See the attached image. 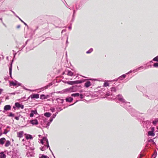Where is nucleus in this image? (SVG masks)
<instances>
[{
    "label": "nucleus",
    "instance_id": "nucleus-1",
    "mask_svg": "<svg viewBox=\"0 0 158 158\" xmlns=\"http://www.w3.org/2000/svg\"><path fill=\"white\" fill-rule=\"evenodd\" d=\"M116 99L118 100L119 103H120L121 106L124 108H127V106H129V105L128 104H129L130 103L126 102L122 95H118L116 98Z\"/></svg>",
    "mask_w": 158,
    "mask_h": 158
},
{
    "label": "nucleus",
    "instance_id": "nucleus-2",
    "mask_svg": "<svg viewBox=\"0 0 158 158\" xmlns=\"http://www.w3.org/2000/svg\"><path fill=\"white\" fill-rule=\"evenodd\" d=\"M40 143L42 144H46L47 148H49V149L52 151L49 147L48 140L46 137H44L43 139L40 140Z\"/></svg>",
    "mask_w": 158,
    "mask_h": 158
},
{
    "label": "nucleus",
    "instance_id": "nucleus-3",
    "mask_svg": "<svg viewBox=\"0 0 158 158\" xmlns=\"http://www.w3.org/2000/svg\"><path fill=\"white\" fill-rule=\"evenodd\" d=\"M84 82L83 80H77L74 81H68L66 82L67 84L70 85H73L76 84H80Z\"/></svg>",
    "mask_w": 158,
    "mask_h": 158
},
{
    "label": "nucleus",
    "instance_id": "nucleus-4",
    "mask_svg": "<svg viewBox=\"0 0 158 158\" xmlns=\"http://www.w3.org/2000/svg\"><path fill=\"white\" fill-rule=\"evenodd\" d=\"M18 85V86L21 85V84L20 83H18V81H15V82L13 81H10V85L11 86L12 85L15 86Z\"/></svg>",
    "mask_w": 158,
    "mask_h": 158
},
{
    "label": "nucleus",
    "instance_id": "nucleus-5",
    "mask_svg": "<svg viewBox=\"0 0 158 158\" xmlns=\"http://www.w3.org/2000/svg\"><path fill=\"white\" fill-rule=\"evenodd\" d=\"M15 105L16 107L18 108H21V109H23L24 108V106L23 105L20 104L19 102H16L15 104Z\"/></svg>",
    "mask_w": 158,
    "mask_h": 158
},
{
    "label": "nucleus",
    "instance_id": "nucleus-6",
    "mask_svg": "<svg viewBox=\"0 0 158 158\" xmlns=\"http://www.w3.org/2000/svg\"><path fill=\"white\" fill-rule=\"evenodd\" d=\"M30 123L33 125H37L38 124V121L36 119L30 120Z\"/></svg>",
    "mask_w": 158,
    "mask_h": 158
},
{
    "label": "nucleus",
    "instance_id": "nucleus-7",
    "mask_svg": "<svg viewBox=\"0 0 158 158\" xmlns=\"http://www.w3.org/2000/svg\"><path fill=\"white\" fill-rule=\"evenodd\" d=\"M53 119V118H52L51 117V119H50V122H47V124H46V125H43V126L44 127H46V128H48V127L50 125V123H51V122H52V121Z\"/></svg>",
    "mask_w": 158,
    "mask_h": 158
},
{
    "label": "nucleus",
    "instance_id": "nucleus-8",
    "mask_svg": "<svg viewBox=\"0 0 158 158\" xmlns=\"http://www.w3.org/2000/svg\"><path fill=\"white\" fill-rule=\"evenodd\" d=\"M39 95L37 94H33L31 95L30 97L31 98H39Z\"/></svg>",
    "mask_w": 158,
    "mask_h": 158
},
{
    "label": "nucleus",
    "instance_id": "nucleus-9",
    "mask_svg": "<svg viewBox=\"0 0 158 158\" xmlns=\"http://www.w3.org/2000/svg\"><path fill=\"white\" fill-rule=\"evenodd\" d=\"M110 91L112 92L110 94V92L109 93H107V94L108 95V96H109L110 94L112 95V92H116V89L115 87H112L110 89Z\"/></svg>",
    "mask_w": 158,
    "mask_h": 158
},
{
    "label": "nucleus",
    "instance_id": "nucleus-10",
    "mask_svg": "<svg viewBox=\"0 0 158 158\" xmlns=\"http://www.w3.org/2000/svg\"><path fill=\"white\" fill-rule=\"evenodd\" d=\"M11 108V106L10 105H6L4 107V110H6H6H10Z\"/></svg>",
    "mask_w": 158,
    "mask_h": 158
},
{
    "label": "nucleus",
    "instance_id": "nucleus-11",
    "mask_svg": "<svg viewBox=\"0 0 158 158\" xmlns=\"http://www.w3.org/2000/svg\"><path fill=\"white\" fill-rule=\"evenodd\" d=\"M0 158H6V154L4 153L3 152H1L0 153Z\"/></svg>",
    "mask_w": 158,
    "mask_h": 158
},
{
    "label": "nucleus",
    "instance_id": "nucleus-12",
    "mask_svg": "<svg viewBox=\"0 0 158 158\" xmlns=\"http://www.w3.org/2000/svg\"><path fill=\"white\" fill-rule=\"evenodd\" d=\"M6 141V139L4 138H2L0 139V144L3 145L4 144Z\"/></svg>",
    "mask_w": 158,
    "mask_h": 158
},
{
    "label": "nucleus",
    "instance_id": "nucleus-13",
    "mask_svg": "<svg viewBox=\"0 0 158 158\" xmlns=\"http://www.w3.org/2000/svg\"><path fill=\"white\" fill-rule=\"evenodd\" d=\"M91 85V82L89 81H87L85 84V86L87 88L89 87Z\"/></svg>",
    "mask_w": 158,
    "mask_h": 158
},
{
    "label": "nucleus",
    "instance_id": "nucleus-14",
    "mask_svg": "<svg viewBox=\"0 0 158 158\" xmlns=\"http://www.w3.org/2000/svg\"><path fill=\"white\" fill-rule=\"evenodd\" d=\"M48 95H45L44 94H42L40 96V98L41 99H46L48 98Z\"/></svg>",
    "mask_w": 158,
    "mask_h": 158
},
{
    "label": "nucleus",
    "instance_id": "nucleus-15",
    "mask_svg": "<svg viewBox=\"0 0 158 158\" xmlns=\"http://www.w3.org/2000/svg\"><path fill=\"white\" fill-rule=\"evenodd\" d=\"M23 131H21L17 133L18 136L20 138L23 136Z\"/></svg>",
    "mask_w": 158,
    "mask_h": 158
},
{
    "label": "nucleus",
    "instance_id": "nucleus-16",
    "mask_svg": "<svg viewBox=\"0 0 158 158\" xmlns=\"http://www.w3.org/2000/svg\"><path fill=\"white\" fill-rule=\"evenodd\" d=\"M67 75L69 76H74L73 73L70 70L68 71Z\"/></svg>",
    "mask_w": 158,
    "mask_h": 158
},
{
    "label": "nucleus",
    "instance_id": "nucleus-17",
    "mask_svg": "<svg viewBox=\"0 0 158 158\" xmlns=\"http://www.w3.org/2000/svg\"><path fill=\"white\" fill-rule=\"evenodd\" d=\"M73 100V98L71 97L66 98V101L67 102H71Z\"/></svg>",
    "mask_w": 158,
    "mask_h": 158
},
{
    "label": "nucleus",
    "instance_id": "nucleus-18",
    "mask_svg": "<svg viewBox=\"0 0 158 158\" xmlns=\"http://www.w3.org/2000/svg\"><path fill=\"white\" fill-rule=\"evenodd\" d=\"M12 67V63H11L10 64V66L9 68V74H10V77L11 78H12V76H11Z\"/></svg>",
    "mask_w": 158,
    "mask_h": 158
},
{
    "label": "nucleus",
    "instance_id": "nucleus-19",
    "mask_svg": "<svg viewBox=\"0 0 158 158\" xmlns=\"http://www.w3.org/2000/svg\"><path fill=\"white\" fill-rule=\"evenodd\" d=\"M44 146H43V147L40 148V149L41 150H42V151H44L47 148H47L46 144H44Z\"/></svg>",
    "mask_w": 158,
    "mask_h": 158
},
{
    "label": "nucleus",
    "instance_id": "nucleus-20",
    "mask_svg": "<svg viewBox=\"0 0 158 158\" xmlns=\"http://www.w3.org/2000/svg\"><path fill=\"white\" fill-rule=\"evenodd\" d=\"M143 68H144L143 67V66H140V67H139L138 68H137V69H134L133 70V72H134V73H135V72H136L137 71H139L140 69H143Z\"/></svg>",
    "mask_w": 158,
    "mask_h": 158
},
{
    "label": "nucleus",
    "instance_id": "nucleus-21",
    "mask_svg": "<svg viewBox=\"0 0 158 158\" xmlns=\"http://www.w3.org/2000/svg\"><path fill=\"white\" fill-rule=\"evenodd\" d=\"M148 135H150L153 136L155 135V134L152 131H149L148 132Z\"/></svg>",
    "mask_w": 158,
    "mask_h": 158
},
{
    "label": "nucleus",
    "instance_id": "nucleus-22",
    "mask_svg": "<svg viewBox=\"0 0 158 158\" xmlns=\"http://www.w3.org/2000/svg\"><path fill=\"white\" fill-rule=\"evenodd\" d=\"M126 77V74H123L121 76L119 77L118 78L120 80H122L124 78Z\"/></svg>",
    "mask_w": 158,
    "mask_h": 158
},
{
    "label": "nucleus",
    "instance_id": "nucleus-23",
    "mask_svg": "<svg viewBox=\"0 0 158 158\" xmlns=\"http://www.w3.org/2000/svg\"><path fill=\"white\" fill-rule=\"evenodd\" d=\"M51 114L49 112H46L44 114V116L47 117H49L50 116Z\"/></svg>",
    "mask_w": 158,
    "mask_h": 158
},
{
    "label": "nucleus",
    "instance_id": "nucleus-24",
    "mask_svg": "<svg viewBox=\"0 0 158 158\" xmlns=\"http://www.w3.org/2000/svg\"><path fill=\"white\" fill-rule=\"evenodd\" d=\"M10 144V142L9 140L6 141V143L5 144V146L6 147H8Z\"/></svg>",
    "mask_w": 158,
    "mask_h": 158
},
{
    "label": "nucleus",
    "instance_id": "nucleus-25",
    "mask_svg": "<svg viewBox=\"0 0 158 158\" xmlns=\"http://www.w3.org/2000/svg\"><path fill=\"white\" fill-rule=\"evenodd\" d=\"M71 96L73 97H78L80 95V94L78 93H76L74 94H71Z\"/></svg>",
    "mask_w": 158,
    "mask_h": 158
},
{
    "label": "nucleus",
    "instance_id": "nucleus-26",
    "mask_svg": "<svg viewBox=\"0 0 158 158\" xmlns=\"http://www.w3.org/2000/svg\"><path fill=\"white\" fill-rule=\"evenodd\" d=\"M26 138L27 139H32V137L31 135H28L26 136Z\"/></svg>",
    "mask_w": 158,
    "mask_h": 158
},
{
    "label": "nucleus",
    "instance_id": "nucleus-27",
    "mask_svg": "<svg viewBox=\"0 0 158 158\" xmlns=\"http://www.w3.org/2000/svg\"><path fill=\"white\" fill-rule=\"evenodd\" d=\"M58 102L60 103H62L64 102V100L63 99H60L58 98L57 99Z\"/></svg>",
    "mask_w": 158,
    "mask_h": 158
},
{
    "label": "nucleus",
    "instance_id": "nucleus-28",
    "mask_svg": "<svg viewBox=\"0 0 158 158\" xmlns=\"http://www.w3.org/2000/svg\"><path fill=\"white\" fill-rule=\"evenodd\" d=\"M158 122V119L157 118H156L154 120V121H153L152 123L154 125H156V124Z\"/></svg>",
    "mask_w": 158,
    "mask_h": 158
},
{
    "label": "nucleus",
    "instance_id": "nucleus-29",
    "mask_svg": "<svg viewBox=\"0 0 158 158\" xmlns=\"http://www.w3.org/2000/svg\"><path fill=\"white\" fill-rule=\"evenodd\" d=\"M153 60L155 61L158 62V56H157L154 58L153 59Z\"/></svg>",
    "mask_w": 158,
    "mask_h": 158
},
{
    "label": "nucleus",
    "instance_id": "nucleus-30",
    "mask_svg": "<svg viewBox=\"0 0 158 158\" xmlns=\"http://www.w3.org/2000/svg\"><path fill=\"white\" fill-rule=\"evenodd\" d=\"M40 158H48V157L46 156L42 155L40 156Z\"/></svg>",
    "mask_w": 158,
    "mask_h": 158
},
{
    "label": "nucleus",
    "instance_id": "nucleus-31",
    "mask_svg": "<svg viewBox=\"0 0 158 158\" xmlns=\"http://www.w3.org/2000/svg\"><path fill=\"white\" fill-rule=\"evenodd\" d=\"M93 51V49L92 48H91L89 50L86 52V53H90Z\"/></svg>",
    "mask_w": 158,
    "mask_h": 158
},
{
    "label": "nucleus",
    "instance_id": "nucleus-32",
    "mask_svg": "<svg viewBox=\"0 0 158 158\" xmlns=\"http://www.w3.org/2000/svg\"><path fill=\"white\" fill-rule=\"evenodd\" d=\"M74 86H73L72 87H71L69 88H68L66 89V90L69 91H72L73 88L74 87Z\"/></svg>",
    "mask_w": 158,
    "mask_h": 158
},
{
    "label": "nucleus",
    "instance_id": "nucleus-33",
    "mask_svg": "<svg viewBox=\"0 0 158 158\" xmlns=\"http://www.w3.org/2000/svg\"><path fill=\"white\" fill-rule=\"evenodd\" d=\"M52 85V84L51 83H50L48 85L46 86H45L43 88H44L45 89H47L48 88V87Z\"/></svg>",
    "mask_w": 158,
    "mask_h": 158
},
{
    "label": "nucleus",
    "instance_id": "nucleus-34",
    "mask_svg": "<svg viewBox=\"0 0 158 158\" xmlns=\"http://www.w3.org/2000/svg\"><path fill=\"white\" fill-rule=\"evenodd\" d=\"M153 66L155 67H158V63L156 62L154 63L153 64Z\"/></svg>",
    "mask_w": 158,
    "mask_h": 158
},
{
    "label": "nucleus",
    "instance_id": "nucleus-35",
    "mask_svg": "<svg viewBox=\"0 0 158 158\" xmlns=\"http://www.w3.org/2000/svg\"><path fill=\"white\" fill-rule=\"evenodd\" d=\"M34 114H37V111L36 110H32L31 111Z\"/></svg>",
    "mask_w": 158,
    "mask_h": 158
},
{
    "label": "nucleus",
    "instance_id": "nucleus-36",
    "mask_svg": "<svg viewBox=\"0 0 158 158\" xmlns=\"http://www.w3.org/2000/svg\"><path fill=\"white\" fill-rule=\"evenodd\" d=\"M50 110L52 112H53L55 110V109L54 107H52L50 108Z\"/></svg>",
    "mask_w": 158,
    "mask_h": 158
},
{
    "label": "nucleus",
    "instance_id": "nucleus-37",
    "mask_svg": "<svg viewBox=\"0 0 158 158\" xmlns=\"http://www.w3.org/2000/svg\"><path fill=\"white\" fill-rule=\"evenodd\" d=\"M9 116L10 117H14V114L10 112V113L9 115Z\"/></svg>",
    "mask_w": 158,
    "mask_h": 158
},
{
    "label": "nucleus",
    "instance_id": "nucleus-38",
    "mask_svg": "<svg viewBox=\"0 0 158 158\" xmlns=\"http://www.w3.org/2000/svg\"><path fill=\"white\" fill-rule=\"evenodd\" d=\"M109 85V84L107 82H105L104 83V86H107Z\"/></svg>",
    "mask_w": 158,
    "mask_h": 158
},
{
    "label": "nucleus",
    "instance_id": "nucleus-39",
    "mask_svg": "<svg viewBox=\"0 0 158 158\" xmlns=\"http://www.w3.org/2000/svg\"><path fill=\"white\" fill-rule=\"evenodd\" d=\"M19 19L22 22H23L26 26H27V24L25 23L24 22H23L20 18H19Z\"/></svg>",
    "mask_w": 158,
    "mask_h": 158
},
{
    "label": "nucleus",
    "instance_id": "nucleus-40",
    "mask_svg": "<svg viewBox=\"0 0 158 158\" xmlns=\"http://www.w3.org/2000/svg\"><path fill=\"white\" fill-rule=\"evenodd\" d=\"M8 132V131L6 130L5 129L4 131L3 134H6V133H7Z\"/></svg>",
    "mask_w": 158,
    "mask_h": 158
},
{
    "label": "nucleus",
    "instance_id": "nucleus-41",
    "mask_svg": "<svg viewBox=\"0 0 158 158\" xmlns=\"http://www.w3.org/2000/svg\"><path fill=\"white\" fill-rule=\"evenodd\" d=\"M56 114H53L52 115V117L51 118H53V119L56 117Z\"/></svg>",
    "mask_w": 158,
    "mask_h": 158
},
{
    "label": "nucleus",
    "instance_id": "nucleus-42",
    "mask_svg": "<svg viewBox=\"0 0 158 158\" xmlns=\"http://www.w3.org/2000/svg\"><path fill=\"white\" fill-rule=\"evenodd\" d=\"M34 114L31 112V113L30 114V117H32L34 116Z\"/></svg>",
    "mask_w": 158,
    "mask_h": 158
},
{
    "label": "nucleus",
    "instance_id": "nucleus-43",
    "mask_svg": "<svg viewBox=\"0 0 158 158\" xmlns=\"http://www.w3.org/2000/svg\"><path fill=\"white\" fill-rule=\"evenodd\" d=\"M79 96H80V98L81 99H82L83 98V95L82 94H80Z\"/></svg>",
    "mask_w": 158,
    "mask_h": 158
},
{
    "label": "nucleus",
    "instance_id": "nucleus-44",
    "mask_svg": "<svg viewBox=\"0 0 158 158\" xmlns=\"http://www.w3.org/2000/svg\"><path fill=\"white\" fill-rule=\"evenodd\" d=\"M46 124H47L46 122V121H45L44 122V123H42V125H43V127H44L43 126V125H46Z\"/></svg>",
    "mask_w": 158,
    "mask_h": 158
},
{
    "label": "nucleus",
    "instance_id": "nucleus-45",
    "mask_svg": "<svg viewBox=\"0 0 158 158\" xmlns=\"http://www.w3.org/2000/svg\"><path fill=\"white\" fill-rule=\"evenodd\" d=\"M143 155L142 154H140L139 156L138 157V158H141L142 157H143Z\"/></svg>",
    "mask_w": 158,
    "mask_h": 158
},
{
    "label": "nucleus",
    "instance_id": "nucleus-46",
    "mask_svg": "<svg viewBox=\"0 0 158 158\" xmlns=\"http://www.w3.org/2000/svg\"><path fill=\"white\" fill-rule=\"evenodd\" d=\"M132 72H133V71L131 70L130 71H129L128 73H127L126 74H129V73H132Z\"/></svg>",
    "mask_w": 158,
    "mask_h": 158
},
{
    "label": "nucleus",
    "instance_id": "nucleus-47",
    "mask_svg": "<svg viewBox=\"0 0 158 158\" xmlns=\"http://www.w3.org/2000/svg\"><path fill=\"white\" fill-rule=\"evenodd\" d=\"M15 118L17 120H19V117H15Z\"/></svg>",
    "mask_w": 158,
    "mask_h": 158
},
{
    "label": "nucleus",
    "instance_id": "nucleus-48",
    "mask_svg": "<svg viewBox=\"0 0 158 158\" xmlns=\"http://www.w3.org/2000/svg\"><path fill=\"white\" fill-rule=\"evenodd\" d=\"M3 89H0V94H1V93L2 92V91H3Z\"/></svg>",
    "mask_w": 158,
    "mask_h": 158
},
{
    "label": "nucleus",
    "instance_id": "nucleus-49",
    "mask_svg": "<svg viewBox=\"0 0 158 158\" xmlns=\"http://www.w3.org/2000/svg\"><path fill=\"white\" fill-rule=\"evenodd\" d=\"M151 131H152L153 132H154V127H152L151 129Z\"/></svg>",
    "mask_w": 158,
    "mask_h": 158
},
{
    "label": "nucleus",
    "instance_id": "nucleus-50",
    "mask_svg": "<svg viewBox=\"0 0 158 158\" xmlns=\"http://www.w3.org/2000/svg\"><path fill=\"white\" fill-rule=\"evenodd\" d=\"M20 27V25H18V26H17V28H19Z\"/></svg>",
    "mask_w": 158,
    "mask_h": 158
},
{
    "label": "nucleus",
    "instance_id": "nucleus-51",
    "mask_svg": "<svg viewBox=\"0 0 158 158\" xmlns=\"http://www.w3.org/2000/svg\"><path fill=\"white\" fill-rule=\"evenodd\" d=\"M68 28L69 29V30H71V28H72V27L71 26H69V27H68Z\"/></svg>",
    "mask_w": 158,
    "mask_h": 158
},
{
    "label": "nucleus",
    "instance_id": "nucleus-52",
    "mask_svg": "<svg viewBox=\"0 0 158 158\" xmlns=\"http://www.w3.org/2000/svg\"><path fill=\"white\" fill-rule=\"evenodd\" d=\"M16 93H13L10 94H11L12 95H15Z\"/></svg>",
    "mask_w": 158,
    "mask_h": 158
},
{
    "label": "nucleus",
    "instance_id": "nucleus-53",
    "mask_svg": "<svg viewBox=\"0 0 158 158\" xmlns=\"http://www.w3.org/2000/svg\"><path fill=\"white\" fill-rule=\"evenodd\" d=\"M15 15L17 17H18L19 19V17H18L16 14H15Z\"/></svg>",
    "mask_w": 158,
    "mask_h": 158
},
{
    "label": "nucleus",
    "instance_id": "nucleus-54",
    "mask_svg": "<svg viewBox=\"0 0 158 158\" xmlns=\"http://www.w3.org/2000/svg\"><path fill=\"white\" fill-rule=\"evenodd\" d=\"M11 11L14 14V15H15V14L14 12L13 11H12V10H11Z\"/></svg>",
    "mask_w": 158,
    "mask_h": 158
},
{
    "label": "nucleus",
    "instance_id": "nucleus-55",
    "mask_svg": "<svg viewBox=\"0 0 158 158\" xmlns=\"http://www.w3.org/2000/svg\"><path fill=\"white\" fill-rule=\"evenodd\" d=\"M68 37H67V41H66V43H68Z\"/></svg>",
    "mask_w": 158,
    "mask_h": 158
},
{
    "label": "nucleus",
    "instance_id": "nucleus-56",
    "mask_svg": "<svg viewBox=\"0 0 158 158\" xmlns=\"http://www.w3.org/2000/svg\"><path fill=\"white\" fill-rule=\"evenodd\" d=\"M27 156H28V157H29V155H28V153H27Z\"/></svg>",
    "mask_w": 158,
    "mask_h": 158
},
{
    "label": "nucleus",
    "instance_id": "nucleus-57",
    "mask_svg": "<svg viewBox=\"0 0 158 158\" xmlns=\"http://www.w3.org/2000/svg\"><path fill=\"white\" fill-rule=\"evenodd\" d=\"M75 10H73V14H74V13H75Z\"/></svg>",
    "mask_w": 158,
    "mask_h": 158
},
{
    "label": "nucleus",
    "instance_id": "nucleus-58",
    "mask_svg": "<svg viewBox=\"0 0 158 158\" xmlns=\"http://www.w3.org/2000/svg\"><path fill=\"white\" fill-rule=\"evenodd\" d=\"M24 140H24V139H23V140H22V141L23 142Z\"/></svg>",
    "mask_w": 158,
    "mask_h": 158
},
{
    "label": "nucleus",
    "instance_id": "nucleus-59",
    "mask_svg": "<svg viewBox=\"0 0 158 158\" xmlns=\"http://www.w3.org/2000/svg\"><path fill=\"white\" fill-rule=\"evenodd\" d=\"M76 9H78V8H77V7H76Z\"/></svg>",
    "mask_w": 158,
    "mask_h": 158
},
{
    "label": "nucleus",
    "instance_id": "nucleus-60",
    "mask_svg": "<svg viewBox=\"0 0 158 158\" xmlns=\"http://www.w3.org/2000/svg\"><path fill=\"white\" fill-rule=\"evenodd\" d=\"M73 104H71V105H73ZM70 106H71V105H70Z\"/></svg>",
    "mask_w": 158,
    "mask_h": 158
},
{
    "label": "nucleus",
    "instance_id": "nucleus-61",
    "mask_svg": "<svg viewBox=\"0 0 158 158\" xmlns=\"http://www.w3.org/2000/svg\"><path fill=\"white\" fill-rule=\"evenodd\" d=\"M1 20H2V19H0Z\"/></svg>",
    "mask_w": 158,
    "mask_h": 158
},
{
    "label": "nucleus",
    "instance_id": "nucleus-62",
    "mask_svg": "<svg viewBox=\"0 0 158 158\" xmlns=\"http://www.w3.org/2000/svg\"><path fill=\"white\" fill-rule=\"evenodd\" d=\"M78 101V100H77V101H76V102H77V101Z\"/></svg>",
    "mask_w": 158,
    "mask_h": 158
}]
</instances>
